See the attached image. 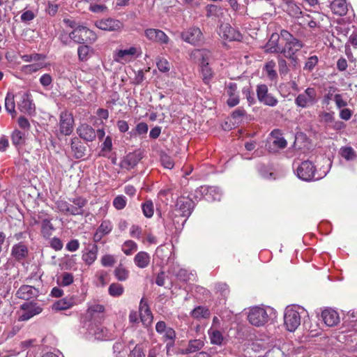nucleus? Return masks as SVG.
Segmentation results:
<instances>
[{"instance_id": "f257e3e1", "label": "nucleus", "mask_w": 357, "mask_h": 357, "mask_svg": "<svg viewBox=\"0 0 357 357\" xmlns=\"http://www.w3.org/2000/svg\"><path fill=\"white\" fill-rule=\"evenodd\" d=\"M303 47V42L296 38L291 41L284 43L282 46L280 54H282L285 58L288 59L291 62V65L294 68H296L299 62V59L296 54Z\"/></svg>"}, {"instance_id": "f03ea898", "label": "nucleus", "mask_w": 357, "mask_h": 357, "mask_svg": "<svg viewBox=\"0 0 357 357\" xmlns=\"http://www.w3.org/2000/svg\"><path fill=\"white\" fill-rule=\"evenodd\" d=\"M318 101L317 91L308 87L295 98V104L301 108H308L314 105Z\"/></svg>"}, {"instance_id": "7ed1b4c3", "label": "nucleus", "mask_w": 357, "mask_h": 357, "mask_svg": "<svg viewBox=\"0 0 357 357\" xmlns=\"http://www.w3.org/2000/svg\"><path fill=\"white\" fill-rule=\"evenodd\" d=\"M301 314L294 307H287L284 315V322L286 328L290 331H295L301 325Z\"/></svg>"}, {"instance_id": "20e7f679", "label": "nucleus", "mask_w": 357, "mask_h": 357, "mask_svg": "<svg viewBox=\"0 0 357 357\" xmlns=\"http://www.w3.org/2000/svg\"><path fill=\"white\" fill-rule=\"evenodd\" d=\"M248 319L252 325L259 327L268 322V315L264 308L255 307L250 309Z\"/></svg>"}, {"instance_id": "39448f33", "label": "nucleus", "mask_w": 357, "mask_h": 357, "mask_svg": "<svg viewBox=\"0 0 357 357\" xmlns=\"http://www.w3.org/2000/svg\"><path fill=\"white\" fill-rule=\"evenodd\" d=\"M315 172V166L309 160L302 162L296 169L298 177L305 181L314 179Z\"/></svg>"}, {"instance_id": "423d86ee", "label": "nucleus", "mask_w": 357, "mask_h": 357, "mask_svg": "<svg viewBox=\"0 0 357 357\" xmlns=\"http://www.w3.org/2000/svg\"><path fill=\"white\" fill-rule=\"evenodd\" d=\"M183 40L193 45L200 44L203 40V33L198 27H190L181 33Z\"/></svg>"}, {"instance_id": "0eeeda50", "label": "nucleus", "mask_w": 357, "mask_h": 357, "mask_svg": "<svg viewBox=\"0 0 357 357\" xmlns=\"http://www.w3.org/2000/svg\"><path fill=\"white\" fill-rule=\"evenodd\" d=\"M23 313L19 317L20 321H28L33 317L42 312L43 308L36 303L27 302L20 306Z\"/></svg>"}, {"instance_id": "6e6552de", "label": "nucleus", "mask_w": 357, "mask_h": 357, "mask_svg": "<svg viewBox=\"0 0 357 357\" xmlns=\"http://www.w3.org/2000/svg\"><path fill=\"white\" fill-rule=\"evenodd\" d=\"M93 36L92 31L83 26H79L70 32V38L78 44L87 43L91 40V37Z\"/></svg>"}, {"instance_id": "1a4fd4ad", "label": "nucleus", "mask_w": 357, "mask_h": 357, "mask_svg": "<svg viewBox=\"0 0 357 357\" xmlns=\"http://www.w3.org/2000/svg\"><path fill=\"white\" fill-rule=\"evenodd\" d=\"M195 206L194 202L188 197H180L177 199L176 204V211L179 215L188 218L192 213Z\"/></svg>"}, {"instance_id": "9d476101", "label": "nucleus", "mask_w": 357, "mask_h": 357, "mask_svg": "<svg viewBox=\"0 0 357 357\" xmlns=\"http://www.w3.org/2000/svg\"><path fill=\"white\" fill-rule=\"evenodd\" d=\"M52 218L47 214L39 213L38 219L34 218V224H38L41 221V233L45 238H49L54 230L51 223Z\"/></svg>"}, {"instance_id": "9b49d317", "label": "nucleus", "mask_w": 357, "mask_h": 357, "mask_svg": "<svg viewBox=\"0 0 357 357\" xmlns=\"http://www.w3.org/2000/svg\"><path fill=\"white\" fill-rule=\"evenodd\" d=\"M95 25L100 29L109 31H119L123 26L121 21L113 18L98 20L96 22Z\"/></svg>"}, {"instance_id": "f8f14e48", "label": "nucleus", "mask_w": 357, "mask_h": 357, "mask_svg": "<svg viewBox=\"0 0 357 357\" xmlns=\"http://www.w3.org/2000/svg\"><path fill=\"white\" fill-rule=\"evenodd\" d=\"M74 123L72 115L67 112H62L60 114L59 127L60 132L65 135H69L73 132V125Z\"/></svg>"}, {"instance_id": "ddd939ff", "label": "nucleus", "mask_w": 357, "mask_h": 357, "mask_svg": "<svg viewBox=\"0 0 357 357\" xmlns=\"http://www.w3.org/2000/svg\"><path fill=\"white\" fill-rule=\"evenodd\" d=\"M142 158L139 151H135L127 154L120 163V166L123 169L130 170L134 168Z\"/></svg>"}, {"instance_id": "4468645a", "label": "nucleus", "mask_w": 357, "mask_h": 357, "mask_svg": "<svg viewBox=\"0 0 357 357\" xmlns=\"http://www.w3.org/2000/svg\"><path fill=\"white\" fill-rule=\"evenodd\" d=\"M220 31L225 39L230 41H241L243 38L241 33L229 24H222L220 27Z\"/></svg>"}, {"instance_id": "2eb2a0df", "label": "nucleus", "mask_w": 357, "mask_h": 357, "mask_svg": "<svg viewBox=\"0 0 357 357\" xmlns=\"http://www.w3.org/2000/svg\"><path fill=\"white\" fill-rule=\"evenodd\" d=\"M321 318L324 324L329 327L337 326L340 323V316L335 310L328 308L321 312Z\"/></svg>"}, {"instance_id": "dca6fc26", "label": "nucleus", "mask_w": 357, "mask_h": 357, "mask_svg": "<svg viewBox=\"0 0 357 357\" xmlns=\"http://www.w3.org/2000/svg\"><path fill=\"white\" fill-rule=\"evenodd\" d=\"M39 291L30 285H22L16 291L17 298L28 301L32 298L38 296Z\"/></svg>"}, {"instance_id": "f3484780", "label": "nucleus", "mask_w": 357, "mask_h": 357, "mask_svg": "<svg viewBox=\"0 0 357 357\" xmlns=\"http://www.w3.org/2000/svg\"><path fill=\"white\" fill-rule=\"evenodd\" d=\"M280 36L277 33L271 34L264 46V52L271 54H280L282 46L279 44Z\"/></svg>"}, {"instance_id": "a211bd4d", "label": "nucleus", "mask_w": 357, "mask_h": 357, "mask_svg": "<svg viewBox=\"0 0 357 357\" xmlns=\"http://www.w3.org/2000/svg\"><path fill=\"white\" fill-rule=\"evenodd\" d=\"M190 59L199 61L201 66L208 65L211 52L207 49L194 50L190 54Z\"/></svg>"}, {"instance_id": "6ab92c4d", "label": "nucleus", "mask_w": 357, "mask_h": 357, "mask_svg": "<svg viewBox=\"0 0 357 357\" xmlns=\"http://www.w3.org/2000/svg\"><path fill=\"white\" fill-rule=\"evenodd\" d=\"M77 133L86 142H93L96 137L95 130L88 124H81L77 128Z\"/></svg>"}, {"instance_id": "aec40b11", "label": "nucleus", "mask_w": 357, "mask_h": 357, "mask_svg": "<svg viewBox=\"0 0 357 357\" xmlns=\"http://www.w3.org/2000/svg\"><path fill=\"white\" fill-rule=\"evenodd\" d=\"M29 255V249L23 243H19L13 246L11 256L17 261L24 260Z\"/></svg>"}, {"instance_id": "412c9836", "label": "nucleus", "mask_w": 357, "mask_h": 357, "mask_svg": "<svg viewBox=\"0 0 357 357\" xmlns=\"http://www.w3.org/2000/svg\"><path fill=\"white\" fill-rule=\"evenodd\" d=\"M70 146L72 153L76 159H80L85 155L86 148L79 138H73L71 139Z\"/></svg>"}, {"instance_id": "4be33fe9", "label": "nucleus", "mask_w": 357, "mask_h": 357, "mask_svg": "<svg viewBox=\"0 0 357 357\" xmlns=\"http://www.w3.org/2000/svg\"><path fill=\"white\" fill-rule=\"evenodd\" d=\"M18 109L24 113L31 114L35 112V105L30 99L29 95L26 93L22 96V100L18 102Z\"/></svg>"}, {"instance_id": "5701e85b", "label": "nucleus", "mask_w": 357, "mask_h": 357, "mask_svg": "<svg viewBox=\"0 0 357 357\" xmlns=\"http://www.w3.org/2000/svg\"><path fill=\"white\" fill-rule=\"evenodd\" d=\"M75 305V298L73 296L66 297L56 301L52 306L54 311H61L69 309Z\"/></svg>"}, {"instance_id": "b1692460", "label": "nucleus", "mask_w": 357, "mask_h": 357, "mask_svg": "<svg viewBox=\"0 0 357 357\" xmlns=\"http://www.w3.org/2000/svg\"><path fill=\"white\" fill-rule=\"evenodd\" d=\"M330 6L332 12L340 16L346 15L348 10L347 3L345 0H333L331 3Z\"/></svg>"}, {"instance_id": "393cba45", "label": "nucleus", "mask_w": 357, "mask_h": 357, "mask_svg": "<svg viewBox=\"0 0 357 357\" xmlns=\"http://www.w3.org/2000/svg\"><path fill=\"white\" fill-rule=\"evenodd\" d=\"M271 136L273 138V144L280 149H284L287 142V140L282 137V133L280 130L275 129L271 132Z\"/></svg>"}, {"instance_id": "a878e982", "label": "nucleus", "mask_w": 357, "mask_h": 357, "mask_svg": "<svg viewBox=\"0 0 357 357\" xmlns=\"http://www.w3.org/2000/svg\"><path fill=\"white\" fill-rule=\"evenodd\" d=\"M57 209L66 214L70 215H77L74 206L65 200H59L56 202Z\"/></svg>"}, {"instance_id": "bb28decb", "label": "nucleus", "mask_w": 357, "mask_h": 357, "mask_svg": "<svg viewBox=\"0 0 357 357\" xmlns=\"http://www.w3.org/2000/svg\"><path fill=\"white\" fill-rule=\"evenodd\" d=\"M98 248L96 244H91L89 246V251L82 255V259L86 264H93L97 258Z\"/></svg>"}, {"instance_id": "cd10ccee", "label": "nucleus", "mask_w": 357, "mask_h": 357, "mask_svg": "<svg viewBox=\"0 0 357 357\" xmlns=\"http://www.w3.org/2000/svg\"><path fill=\"white\" fill-rule=\"evenodd\" d=\"M134 261L139 268H144L149 264L150 256L146 252H139L135 255Z\"/></svg>"}, {"instance_id": "c85d7f7f", "label": "nucleus", "mask_w": 357, "mask_h": 357, "mask_svg": "<svg viewBox=\"0 0 357 357\" xmlns=\"http://www.w3.org/2000/svg\"><path fill=\"white\" fill-rule=\"evenodd\" d=\"M190 315L196 319H208L211 315V312L206 307L197 306L192 310Z\"/></svg>"}, {"instance_id": "c756f323", "label": "nucleus", "mask_w": 357, "mask_h": 357, "mask_svg": "<svg viewBox=\"0 0 357 357\" xmlns=\"http://www.w3.org/2000/svg\"><path fill=\"white\" fill-rule=\"evenodd\" d=\"M339 154L347 161L354 160L357 158V153L351 146L341 147Z\"/></svg>"}, {"instance_id": "7c9ffc66", "label": "nucleus", "mask_w": 357, "mask_h": 357, "mask_svg": "<svg viewBox=\"0 0 357 357\" xmlns=\"http://www.w3.org/2000/svg\"><path fill=\"white\" fill-rule=\"evenodd\" d=\"M15 96L13 93L8 92L5 98V109L6 110L15 116L16 114Z\"/></svg>"}, {"instance_id": "2f4dec72", "label": "nucleus", "mask_w": 357, "mask_h": 357, "mask_svg": "<svg viewBox=\"0 0 357 357\" xmlns=\"http://www.w3.org/2000/svg\"><path fill=\"white\" fill-rule=\"evenodd\" d=\"M139 310L140 313V317L142 321H144V318L145 317H148L152 319V313L148 305V301L146 298H142L141 299Z\"/></svg>"}, {"instance_id": "473e14b6", "label": "nucleus", "mask_w": 357, "mask_h": 357, "mask_svg": "<svg viewBox=\"0 0 357 357\" xmlns=\"http://www.w3.org/2000/svg\"><path fill=\"white\" fill-rule=\"evenodd\" d=\"M200 73L203 82L206 84H208L213 77V72L208 65L200 66Z\"/></svg>"}, {"instance_id": "72a5a7b5", "label": "nucleus", "mask_w": 357, "mask_h": 357, "mask_svg": "<svg viewBox=\"0 0 357 357\" xmlns=\"http://www.w3.org/2000/svg\"><path fill=\"white\" fill-rule=\"evenodd\" d=\"M176 277L181 281L188 282L195 280L196 276L192 272H188L186 269L180 268L176 273Z\"/></svg>"}, {"instance_id": "f704fd0d", "label": "nucleus", "mask_w": 357, "mask_h": 357, "mask_svg": "<svg viewBox=\"0 0 357 357\" xmlns=\"http://www.w3.org/2000/svg\"><path fill=\"white\" fill-rule=\"evenodd\" d=\"M137 52V49L135 47H131L127 50H120L116 52V60L119 61L121 60H127L128 57L134 56Z\"/></svg>"}, {"instance_id": "c9c22d12", "label": "nucleus", "mask_w": 357, "mask_h": 357, "mask_svg": "<svg viewBox=\"0 0 357 357\" xmlns=\"http://www.w3.org/2000/svg\"><path fill=\"white\" fill-rule=\"evenodd\" d=\"M73 202V205L74 206V208H75V212L77 215H84V210L83 207L86 204V200L81 197L74 198L72 200H70Z\"/></svg>"}, {"instance_id": "e433bc0d", "label": "nucleus", "mask_w": 357, "mask_h": 357, "mask_svg": "<svg viewBox=\"0 0 357 357\" xmlns=\"http://www.w3.org/2000/svg\"><path fill=\"white\" fill-rule=\"evenodd\" d=\"M204 345V341L200 339L191 340L188 342L187 348L190 354L199 351Z\"/></svg>"}, {"instance_id": "4c0bfd02", "label": "nucleus", "mask_w": 357, "mask_h": 357, "mask_svg": "<svg viewBox=\"0 0 357 357\" xmlns=\"http://www.w3.org/2000/svg\"><path fill=\"white\" fill-rule=\"evenodd\" d=\"M211 342L213 344L221 345L222 344L224 337L222 333L218 330H213L208 331Z\"/></svg>"}, {"instance_id": "58836bf2", "label": "nucleus", "mask_w": 357, "mask_h": 357, "mask_svg": "<svg viewBox=\"0 0 357 357\" xmlns=\"http://www.w3.org/2000/svg\"><path fill=\"white\" fill-rule=\"evenodd\" d=\"M114 273L116 279L119 281H125L129 276V271L121 264L115 268Z\"/></svg>"}, {"instance_id": "ea45409f", "label": "nucleus", "mask_w": 357, "mask_h": 357, "mask_svg": "<svg viewBox=\"0 0 357 357\" xmlns=\"http://www.w3.org/2000/svg\"><path fill=\"white\" fill-rule=\"evenodd\" d=\"M108 291L112 296H120L123 293V287L119 283H112L109 285Z\"/></svg>"}, {"instance_id": "a19ab883", "label": "nucleus", "mask_w": 357, "mask_h": 357, "mask_svg": "<svg viewBox=\"0 0 357 357\" xmlns=\"http://www.w3.org/2000/svg\"><path fill=\"white\" fill-rule=\"evenodd\" d=\"M25 135L20 130H15L12 134V142L15 145H20L24 143Z\"/></svg>"}, {"instance_id": "79ce46f5", "label": "nucleus", "mask_w": 357, "mask_h": 357, "mask_svg": "<svg viewBox=\"0 0 357 357\" xmlns=\"http://www.w3.org/2000/svg\"><path fill=\"white\" fill-rule=\"evenodd\" d=\"M275 63L271 60L267 62L265 65V70L267 72V75L271 79H273L277 77V73L275 70Z\"/></svg>"}, {"instance_id": "37998d69", "label": "nucleus", "mask_w": 357, "mask_h": 357, "mask_svg": "<svg viewBox=\"0 0 357 357\" xmlns=\"http://www.w3.org/2000/svg\"><path fill=\"white\" fill-rule=\"evenodd\" d=\"M142 211L146 218H151L153 215V204L151 200L144 202L142 206Z\"/></svg>"}, {"instance_id": "c03bdc74", "label": "nucleus", "mask_w": 357, "mask_h": 357, "mask_svg": "<svg viewBox=\"0 0 357 357\" xmlns=\"http://www.w3.org/2000/svg\"><path fill=\"white\" fill-rule=\"evenodd\" d=\"M222 8L221 7L211 4L208 5L206 6V17H218L219 15V13L221 12Z\"/></svg>"}, {"instance_id": "a18cd8bd", "label": "nucleus", "mask_w": 357, "mask_h": 357, "mask_svg": "<svg viewBox=\"0 0 357 357\" xmlns=\"http://www.w3.org/2000/svg\"><path fill=\"white\" fill-rule=\"evenodd\" d=\"M137 244L134 241H127L123 243L122 250L126 255H130L133 251L137 250Z\"/></svg>"}, {"instance_id": "49530a36", "label": "nucleus", "mask_w": 357, "mask_h": 357, "mask_svg": "<svg viewBox=\"0 0 357 357\" xmlns=\"http://www.w3.org/2000/svg\"><path fill=\"white\" fill-rule=\"evenodd\" d=\"M278 63L280 74L286 75L289 71L287 61L282 56H279L278 57Z\"/></svg>"}, {"instance_id": "de8ad7c7", "label": "nucleus", "mask_w": 357, "mask_h": 357, "mask_svg": "<svg viewBox=\"0 0 357 357\" xmlns=\"http://www.w3.org/2000/svg\"><path fill=\"white\" fill-rule=\"evenodd\" d=\"M204 191H206L205 193L206 199L209 200L211 199V195H213V199L219 200L220 199V195L218 192H217V189L214 187H208L204 189Z\"/></svg>"}, {"instance_id": "09e8293b", "label": "nucleus", "mask_w": 357, "mask_h": 357, "mask_svg": "<svg viewBox=\"0 0 357 357\" xmlns=\"http://www.w3.org/2000/svg\"><path fill=\"white\" fill-rule=\"evenodd\" d=\"M126 199L123 195H119L114 199L113 205L117 210H121L126 206Z\"/></svg>"}, {"instance_id": "8fccbe9b", "label": "nucleus", "mask_w": 357, "mask_h": 357, "mask_svg": "<svg viewBox=\"0 0 357 357\" xmlns=\"http://www.w3.org/2000/svg\"><path fill=\"white\" fill-rule=\"evenodd\" d=\"M90 47L88 45H82L78 47L77 53L79 60L85 61L87 59Z\"/></svg>"}, {"instance_id": "3c124183", "label": "nucleus", "mask_w": 357, "mask_h": 357, "mask_svg": "<svg viewBox=\"0 0 357 357\" xmlns=\"http://www.w3.org/2000/svg\"><path fill=\"white\" fill-rule=\"evenodd\" d=\"M112 225L109 220H103L98 228L99 232H101L105 235L108 234L112 231Z\"/></svg>"}, {"instance_id": "603ef678", "label": "nucleus", "mask_w": 357, "mask_h": 357, "mask_svg": "<svg viewBox=\"0 0 357 357\" xmlns=\"http://www.w3.org/2000/svg\"><path fill=\"white\" fill-rule=\"evenodd\" d=\"M162 165L167 169H172L174 166V162L172 158L167 154H163L160 158Z\"/></svg>"}, {"instance_id": "864d4df0", "label": "nucleus", "mask_w": 357, "mask_h": 357, "mask_svg": "<svg viewBox=\"0 0 357 357\" xmlns=\"http://www.w3.org/2000/svg\"><path fill=\"white\" fill-rule=\"evenodd\" d=\"M105 310V307L102 305L96 304L91 305L88 308V313L90 314L91 318H93L96 313H102Z\"/></svg>"}, {"instance_id": "5fc2aeb1", "label": "nucleus", "mask_w": 357, "mask_h": 357, "mask_svg": "<svg viewBox=\"0 0 357 357\" xmlns=\"http://www.w3.org/2000/svg\"><path fill=\"white\" fill-rule=\"evenodd\" d=\"M156 64H157L158 70L160 72L166 73V72H168L170 69L169 63L165 59H159L157 61Z\"/></svg>"}, {"instance_id": "6e6d98bb", "label": "nucleus", "mask_w": 357, "mask_h": 357, "mask_svg": "<svg viewBox=\"0 0 357 357\" xmlns=\"http://www.w3.org/2000/svg\"><path fill=\"white\" fill-rule=\"evenodd\" d=\"M318 57L317 56H310L307 62L305 63L304 70H307L308 71H312L315 66L318 63Z\"/></svg>"}, {"instance_id": "4d7b16f0", "label": "nucleus", "mask_w": 357, "mask_h": 357, "mask_svg": "<svg viewBox=\"0 0 357 357\" xmlns=\"http://www.w3.org/2000/svg\"><path fill=\"white\" fill-rule=\"evenodd\" d=\"M23 61L26 62H31L33 61H37L40 60H43L45 59V56L40 54H25L22 56Z\"/></svg>"}, {"instance_id": "13d9d810", "label": "nucleus", "mask_w": 357, "mask_h": 357, "mask_svg": "<svg viewBox=\"0 0 357 357\" xmlns=\"http://www.w3.org/2000/svg\"><path fill=\"white\" fill-rule=\"evenodd\" d=\"M268 94V87L266 84H260L257 88V95L259 100L261 102Z\"/></svg>"}, {"instance_id": "bf43d9fd", "label": "nucleus", "mask_w": 357, "mask_h": 357, "mask_svg": "<svg viewBox=\"0 0 357 357\" xmlns=\"http://www.w3.org/2000/svg\"><path fill=\"white\" fill-rule=\"evenodd\" d=\"M44 66L45 65L43 63H36L26 65L24 67V68L26 73H31L38 71L39 69L43 68Z\"/></svg>"}, {"instance_id": "052dcab7", "label": "nucleus", "mask_w": 357, "mask_h": 357, "mask_svg": "<svg viewBox=\"0 0 357 357\" xmlns=\"http://www.w3.org/2000/svg\"><path fill=\"white\" fill-rule=\"evenodd\" d=\"M245 114H246L245 110L243 108L238 107V108L236 109L232 112L231 116L236 122L238 123L241 121V119L243 116H244L245 115Z\"/></svg>"}, {"instance_id": "680f3d73", "label": "nucleus", "mask_w": 357, "mask_h": 357, "mask_svg": "<svg viewBox=\"0 0 357 357\" xmlns=\"http://www.w3.org/2000/svg\"><path fill=\"white\" fill-rule=\"evenodd\" d=\"M89 10L95 13H104L107 10V7L103 4H91Z\"/></svg>"}, {"instance_id": "e2e57ef3", "label": "nucleus", "mask_w": 357, "mask_h": 357, "mask_svg": "<svg viewBox=\"0 0 357 357\" xmlns=\"http://www.w3.org/2000/svg\"><path fill=\"white\" fill-rule=\"evenodd\" d=\"M266 105L274 107L278 104V100L273 97L271 94L268 93L264 98L261 101Z\"/></svg>"}, {"instance_id": "0e129e2a", "label": "nucleus", "mask_w": 357, "mask_h": 357, "mask_svg": "<svg viewBox=\"0 0 357 357\" xmlns=\"http://www.w3.org/2000/svg\"><path fill=\"white\" fill-rule=\"evenodd\" d=\"M215 289L217 290L218 292H220V294L225 297H226L229 293V287L227 284L225 283H218L215 285Z\"/></svg>"}, {"instance_id": "69168bd1", "label": "nucleus", "mask_w": 357, "mask_h": 357, "mask_svg": "<svg viewBox=\"0 0 357 357\" xmlns=\"http://www.w3.org/2000/svg\"><path fill=\"white\" fill-rule=\"evenodd\" d=\"M101 263L104 266H112L115 263V259L112 255H106L102 257Z\"/></svg>"}, {"instance_id": "338daca9", "label": "nucleus", "mask_w": 357, "mask_h": 357, "mask_svg": "<svg viewBox=\"0 0 357 357\" xmlns=\"http://www.w3.org/2000/svg\"><path fill=\"white\" fill-rule=\"evenodd\" d=\"M165 340L175 341L176 334L175 331L172 328H168L164 333Z\"/></svg>"}, {"instance_id": "774afa93", "label": "nucleus", "mask_w": 357, "mask_h": 357, "mask_svg": "<svg viewBox=\"0 0 357 357\" xmlns=\"http://www.w3.org/2000/svg\"><path fill=\"white\" fill-rule=\"evenodd\" d=\"M50 246L56 251H59L63 248V245L60 238L54 237L50 241Z\"/></svg>"}]
</instances>
